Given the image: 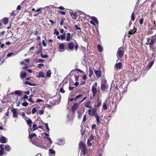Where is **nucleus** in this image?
I'll use <instances>...</instances> for the list:
<instances>
[{
	"instance_id": "41",
	"label": "nucleus",
	"mask_w": 156,
	"mask_h": 156,
	"mask_svg": "<svg viewBox=\"0 0 156 156\" xmlns=\"http://www.w3.org/2000/svg\"><path fill=\"white\" fill-rule=\"evenodd\" d=\"M93 73V71L92 69H89V76H90Z\"/></svg>"
},
{
	"instance_id": "44",
	"label": "nucleus",
	"mask_w": 156,
	"mask_h": 156,
	"mask_svg": "<svg viewBox=\"0 0 156 156\" xmlns=\"http://www.w3.org/2000/svg\"><path fill=\"white\" fill-rule=\"evenodd\" d=\"M27 124L28 125L32 123L31 120L30 119H28L27 120Z\"/></svg>"
},
{
	"instance_id": "4",
	"label": "nucleus",
	"mask_w": 156,
	"mask_h": 156,
	"mask_svg": "<svg viewBox=\"0 0 156 156\" xmlns=\"http://www.w3.org/2000/svg\"><path fill=\"white\" fill-rule=\"evenodd\" d=\"M124 54V47H121L119 48L117 52V56L118 58H121Z\"/></svg>"
},
{
	"instance_id": "25",
	"label": "nucleus",
	"mask_w": 156,
	"mask_h": 156,
	"mask_svg": "<svg viewBox=\"0 0 156 156\" xmlns=\"http://www.w3.org/2000/svg\"><path fill=\"white\" fill-rule=\"evenodd\" d=\"M133 30H135V31H133L132 30H130V31L128 32V34L131 35L133 34H134L136 30L135 27L133 28Z\"/></svg>"
},
{
	"instance_id": "18",
	"label": "nucleus",
	"mask_w": 156,
	"mask_h": 156,
	"mask_svg": "<svg viewBox=\"0 0 156 156\" xmlns=\"http://www.w3.org/2000/svg\"><path fill=\"white\" fill-rule=\"evenodd\" d=\"M15 94L19 96H20L23 95V94L20 90H16L15 91Z\"/></svg>"
},
{
	"instance_id": "48",
	"label": "nucleus",
	"mask_w": 156,
	"mask_h": 156,
	"mask_svg": "<svg viewBox=\"0 0 156 156\" xmlns=\"http://www.w3.org/2000/svg\"><path fill=\"white\" fill-rule=\"evenodd\" d=\"M44 66V65L43 64L41 63V64H39L38 65L37 67L40 69H41V67H43Z\"/></svg>"
},
{
	"instance_id": "51",
	"label": "nucleus",
	"mask_w": 156,
	"mask_h": 156,
	"mask_svg": "<svg viewBox=\"0 0 156 156\" xmlns=\"http://www.w3.org/2000/svg\"><path fill=\"white\" fill-rule=\"evenodd\" d=\"M60 91L61 92L64 93L65 92V90L63 89L62 87H61L60 89Z\"/></svg>"
},
{
	"instance_id": "3",
	"label": "nucleus",
	"mask_w": 156,
	"mask_h": 156,
	"mask_svg": "<svg viewBox=\"0 0 156 156\" xmlns=\"http://www.w3.org/2000/svg\"><path fill=\"white\" fill-rule=\"evenodd\" d=\"M79 47V45L77 43L74 44L72 43H69V49L70 51H72L75 50L76 51Z\"/></svg>"
},
{
	"instance_id": "22",
	"label": "nucleus",
	"mask_w": 156,
	"mask_h": 156,
	"mask_svg": "<svg viewBox=\"0 0 156 156\" xmlns=\"http://www.w3.org/2000/svg\"><path fill=\"white\" fill-rule=\"evenodd\" d=\"M5 149L8 151H9L11 150V147L9 145L7 144L5 146Z\"/></svg>"
},
{
	"instance_id": "16",
	"label": "nucleus",
	"mask_w": 156,
	"mask_h": 156,
	"mask_svg": "<svg viewBox=\"0 0 156 156\" xmlns=\"http://www.w3.org/2000/svg\"><path fill=\"white\" fill-rule=\"evenodd\" d=\"M29 137L30 139L31 140H31H33V138L34 137V136H36V134L35 133H33V134H30V131L29 130Z\"/></svg>"
},
{
	"instance_id": "33",
	"label": "nucleus",
	"mask_w": 156,
	"mask_h": 156,
	"mask_svg": "<svg viewBox=\"0 0 156 156\" xmlns=\"http://www.w3.org/2000/svg\"><path fill=\"white\" fill-rule=\"evenodd\" d=\"M135 17L134 16V14L133 12L131 16V20L132 21H134L135 20Z\"/></svg>"
},
{
	"instance_id": "12",
	"label": "nucleus",
	"mask_w": 156,
	"mask_h": 156,
	"mask_svg": "<svg viewBox=\"0 0 156 156\" xmlns=\"http://www.w3.org/2000/svg\"><path fill=\"white\" fill-rule=\"evenodd\" d=\"M94 72L97 78H98L101 76V71L100 70H95Z\"/></svg>"
},
{
	"instance_id": "11",
	"label": "nucleus",
	"mask_w": 156,
	"mask_h": 156,
	"mask_svg": "<svg viewBox=\"0 0 156 156\" xmlns=\"http://www.w3.org/2000/svg\"><path fill=\"white\" fill-rule=\"evenodd\" d=\"M122 62H119L118 63H116L115 66L114 68L115 69H120L122 67Z\"/></svg>"
},
{
	"instance_id": "15",
	"label": "nucleus",
	"mask_w": 156,
	"mask_h": 156,
	"mask_svg": "<svg viewBox=\"0 0 156 156\" xmlns=\"http://www.w3.org/2000/svg\"><path fill=\"white\" fill-rule=\"evenodd\" d=\"M70 14L71 16V17L73 19L75 20H76V12H71L70 13Z\"/></svg>"
},
{
	"instance_id": "26",
	"label": "nucleus",
	"mask_w": 156,
	"mask_h": 156,
	"mask_svg": "<svg viewBox=\"0 0 156 156\" xmlns=\"http://www.w3.org/2000/svg\"><path fill=\"white\" fill-rule=\"evenodd\" d=\"M3 21L4 24H6L8 22L9 20L7 17H5L3 18Z\"/></svg>"
},
{
	"instance_id": "31",
	"label": "nucleus",
	"mask_w": 156,
	"mask_h": 156,
	"mask_svg": "<svg viewBox=\"0 0 156 156\" xmlns=\"http://www.w3.org/2000/svg\"><path fill=\"white\" fill-rule=\"evenodd\" d=\"M97 47H98V49L99 51L100 52H101L103 50L102 47L99 44H98V45Z\"/></svg>"
},
{
	"instance_id": "29",
	"label": "nucleus",
	"mask_w": 156,
	"mask_h": 156,
	"mask_svg": "<svg viewBox=\"0 0 156 156\" xmlns=\"http://www.w3.org/2000/svg\"><path fill=\"white\" fill-rule=\"evenodd\" d=\"M80 27H78V26L77 25H74V27L76 29V30H80V32H81V28L80 27Z\"/></svg>"
},
{
	"instance_id": "38",
	"label": "nucleus",
	"mask_w": 156,
	"mask_h": 156,
	"mask_svg": "<svg viewBox=\"0 0 156 156\" xmlns=\"http://www.w3.org/2000/svg\"><path fill=\"white\" fill-rule=\"evenodd\" d=\"M17 14V13H16V12H15L14 11H12V13H11L10 16L12 17H14Z\"/></svg>"
},
{
	"instance_id": "24",
	"label": "nucleus",
	"mask_w": 156,
	"mask_h": 156,
	"mask_svg": "<svg viewBox=\"0 0 156 156\" xmlns=\"http://www.w3.org/2000/svg\"><path fill=\"white\" fill-rule=\"evenodd\" d=\"M38 77H44V74L43 72H40L39 73V75L37 76Z\"/></svg>"
},
{
	"instance_id": "42",
	"label": "nucleus",
	"mask_w": 156,
	"mask_h": 156,
	"mask_svg": "<svg viewBox=\"0 0 156 156\" xmlns=\"http://www.w3.org/2000/svg\"><path fill=\"white\" fill-rule=\"evenodd\" d=\"M37 112V109L36 108L34 107L33 108L32 110V113L34 114Z\"/></svg>"
},
{
	"instance_id": "27",
	"label": "nucleus",
	"mask_w": 156,
	"mask_h": 156,
	"mask_svg": "<svg viewBox=\"0 0 156 156\" xmlns=\"http://www.w3.org/2000/svg\"><path fill=\"white\" fill-rule=\"evenodd\" d=\"M23 101L24 102L22 103V105L23 106L25 107H27L29 105V103L26 101V100H24Z\"/></svg>"
},
{
	"instance_id": "2",
	"label": "nucleus",
	"mask_w": 156,
	"mask_h": 156,
	"mask_svg": "<svg viewBox=\"0 0 156 156\" xmlns=\"http://www.w3.org/2000/svg\"><path fill=\"white\" fill-rule=\"evenodd\" d=\"M79 147L80 149L82 150L83 155H85L87 151L86 144H84L83 141H81L79 144Z\"/></svg>"
},
{
	"instance_id": "28",
	"label": "nucleus",
	"mask_w": 156,
	"mask_h": 156,
	"mask_svg": "<svg viewBox=\"0 0 156 156\" xmlns=\"http://www.w3.org/2000/svg\"><path fill=\"white\" fill-rule=\"evenodd\" d=\"M76 70H77V71H78V72H79L80 73H83V71H82V70L80 69H75V70H72L70 73L69 74L70 75H71V74H72V73L74 71H76Z\"/></svg>"
},
{
	"instance_id": "9",
	"label": "nucleus",
	"mask_w": 156,
	"mask_h": 156,
	"mask_svg": "<svg viewBox=\"0 0 156 156\" xmlns=\"http://www.w3.org/2000/svg\"><path fill=\"white\" fill-rule=\"evenodd\" d=\"M12 112L13 113V117L15 118H17L18 117V115L16 109H12Z\"/></svg>"
},
{
	"instance_id": "64",
	"label": "nucleus",
	"mask_w": 156,
	"mask_h": 156,
	"mask_svg": "<svg viewBox=\"0 0 156 156\" xmlns=\"http://www.w3.org/2000/svg\"><path fill=\"white\" fill-rule=\"evenodd\" d=\"M44 134L45 136L44 137L47 138V137H48L49 136V135L46 133H44Z\"/></svg>"
},
{
	"instance_id": "19",
	"label": "nucleus",
	"mask_w": 156,
	"mask_h": 156,
	"mask_svg": "<svg viewBox=\"0 0 156 156\" xmlns=\"http://www.w3.org/2000/svg\"><path fill=\"white\" fill-rule=\"evenodd\" d=\"M24 83L28 85L31 86H36V84L35 83H32L27 81H26L24 82Z\"/></svg>"
},
{
	"instance_id": "63",
	"label": "nucleus",
	"mask_w": 156,
	"mask_h": 156,
	"mask_svg": "<svg viewBox=\"0 0 156 156\" xmlns=\"http://www.w3.org/2000/svg\"><path fill=\"white\" fill-rule=\"evenodd\" d=\"M44 61V60L42 59H39L37 61L38 62H42Z\"/></svg>"
},
{
	"instance_id": "36",
	"label": "nucleus",
	"mask_w": 156,
	"mask_h": 156,
	"mask_svg": "<svg viewBox=\"0 0 156 156\" xmlns=\"http://www.w3.org/2000/svg\"><path fill=\"white\" fill-rule=\"evenodd\" d=\"M154 64V62L153 61H151V62L150 63V64L148 65H147L146 67L147 68L148 67H149V69L150 68L153 64Z\"/></svg>"
},
{
	"instance_id": "10",
	"label": "nucleus",
	"mask_w": 156,
	"mask_h": 156,
	"mask_svg": "<svg viewBox=\"0 0 156 156\" xmlns=\"http://www.w3.org/2000/svg\"><path fill=\"white\" fill-rule=\"evenodd\" d=\"M96 112V110L95 108H93L91 110L89 109L88 110V114L91 115L93 116L94 115Z\"/></svg>"
},
{
	"instance_id": "34",
	"label": "nucleus",
	"mask_w": 156,
	"mask_h": 156,
	"mask_svg": "<svg viewBox=\"0 0 156 156\" xmlns=\"http://www.w3.org/2000/svg\"><path fill=\"white\" fill-rule=\"evenodd\" d=\"M51 74L50 70H48L46 73V76L47 77H50Z\"/></svg>"
},
{
	"instance_id": "57",
	"label": "nucleus",
	"mask_w": 156,
	"mask_h": 156,
	"mask_svg": "<svg viewBox=\"0 0 156 156\" xmlns=\"http://www.w3.org/2000/svg\"><path fill=\"white\" fill-rule=\"evenodd\" d=\"M74 76L75 77V80L76 81H77L79 80V77L78 76H75L74 75Z\"/></svg>"
},
{
	"instance_id": "49",
	"label": "nucleus",
	"mask_w": 156,
	"mask_h": 156,
	"mask_svg": "<svg viewBox=\"0 0 156 156\" xmlns=\"http://www.w3.org/2000/svg\"><path fill=\"white\" fill-rule=\"evenodd\" d=\"M45 126L46 127V128L47 130L48 131H49L50 130V129L48 127V124L47 123H46L45 124Z\"/></svg>"
},
{
	"instance_id": "61",
	"label": "nucleus",
	"mask_w": 156,
	"mask_h": 156,
	"mask_svg": "<svg viewBox=\"0 0 156 156\" xmlns=\"http://www.w3.org/2000/svg\"><path fill=\"white\" fill-rule=\"evenodd\" d=\"M43 100L42 99H38L36 101V102H42Z\"/></svg>"
},
{
	"instance_id": "56",
	"label": "nucleus",
	"mask_w": 156,
	"mask_h": 156,
	"mask_svg": "<svg viewBox=\"0 0 156 156\" xmlns=\"http://www.w3.org/2000/svg\"><path fill=\"white\" fill-rule=\"evenodd\" d=\"M96 121H97V123L98 124H99L100 123V121L99 120V117H97L96 118Z\"/></svg>"
},
{
	"instance_id": "55",
	"label": "nucleus",
	"mask_w": 156,
	"mask_h": 156,
	"mask_svg": "<svg viewBox=\"0 0 156 156\" xmlns=\"http://www.w3.org/2000/svg\"><path fill=\"white\" fill-rule=\"evenodd\" d=\"M90 141H88L87 142V144L88 146H92V143L90 142Z\"/></svg>"
},
{
	"instance_id": "5",
	"label": "nucleus",
	"mask_w": 156,
	"mask_h": 156,
	"mask_svg": "<svg viewBox=\"0 0 156 156\" xmlns=\"http://www.w3.org/2000/svg\"><path fill=\"white\" fill-rule=\"evenodd\" d=\"M155 36L153 35L151 37L152 39L151 40V42H150V39L149 37L146 38L147 40V42L145 43L146 45H149L150 47L153 45L155 42L156 38L155 37Z\"/></svg>"
},
{
	"instance_id": "7",
	"label": "nucleus",
	"mask_w": 156,
	"mask_h": 156,
	"mask_svg": "<svg viewBox=\"0 0 156 156\" xmlns=\"http://www.w3.org/2000/svg\"><path fill=\"white\" fill-rule=\"evenodd\" d=\"M4 146V144L0 145V156L2 155H5L6 154V152L4 151V148L3 147Z\"/></svg>"
},
{
	"instance_id": "40",
	"label": "nucleus",
	"mask_w": 156,
	"mask_h": 156,
	"mask_svg": "<svg viewBox=\"0 0 156 156\" xmlns=\"http://www.w3.org/2000/svg\"><path fill=\"white\" fill-rule=\"evenodd\" d=\"M37 129V125L36 124H34L33 125V130L34 131Z\"/></svg>"
},
{
	"instance_id": "6",
	"label": "nucleus",
	"mask_w": 156,
	"mask_h": 156,
	"mask_svg": "<svg viewBox=\"0 0 156 156\" xmlns=\"http://www.w3.org/2000/svg\"><path fill=\"white\" fill-rule=\"evenodd\" d=\"M97 87V83L95 82V84L92 87L91 91L92 93V96L94 97L97 93V90L96 87Z\"/></svg>"
},
{
	"instance_id": "1",
	"label": "nucleus",
	"mask_w": 156,
	"mask_h": 156,
	"mask_svg": "<svg viewBox=\"0 0 156 156\" xmlns=\"http://www.w3.org/2000/svg\"><path fill=\"white\" fill-rule=\"evenodd\" d=\"M32 143L34 145L42 148H44L45 147L43 144L42 142L39 139H34L31 140Z\"/></svg>"
},
{
	"instance_id": "13",
	"label": "nucleus",
	"mask_w": 156,
	"mask_h": 156,
	"mask_svg": "<svg viewBox=\"0 0 156 156\" xmlns=\"http://www.w3.org/2000/svg\"><path fill=\"white\" fill-rule=\"evenodd\" d=\"M6 138L4 136L0 137V142L3 144H5L6 142Z\"/></svg>"
},
{
	"instance_id": "20",
	"label": "nucleus",
	"mask_w": 156,
	"mask_h": 156,
	"mask_svg": "<svg viewBox=\"0 0 156 156\" xmlns=\"http://www.w3.org/2000/svg\"><path fill=\"white\" fill-rule=\"evenodd\" d=\"M91 19L96 24H98V20L94 16L91 17Z\"/></svg>"
},
{
	"instance_id": "50",
	"label": "nucleus",
	"mask_w": 156,
	"mask_h": 156,
	"mask_svg": "<svg viewBox=\"0 0 156 156\" xmlns=\"http://www.w3.org/2000/svg\"><path fill=\"white\" fill-rule=\"evenodd\" d=\"M82 95H83L82 94H78V95H77L76 96V98H75V99H74V100H75L77 99V98H79L81 97Z\"/></svg>"
},
{
	"instance_id": "45",
	"label": "nucleus",
	"mask_w": 156,
	"mask_h": 156,
	"mask_svg": "<svg viewBox=\"0 0 156 156\" xmlns=\"http://www.w3.org/2000/svg\"><path fill=\"white\" fill-rule=\"evenodd\" d=\"M144 21V19L143 18H142L140 20L139 23L140 25H142L143 24V22Z\"/></svg>"
},
{
	"instance_id": "54",
	"label": "nucleus",
	"mask_w": 156,
	"mask_h": 156,
	"mask_svg": "<svg viewBox=\"0 0 156 156\" xmlns=\"http://www.w3.org/2000/svg\"><path fill=\"white\" fill-rule=\"evenodd\" d=\"M13 54V52H10L8 53L7 55V57H9L12 56V55Z\"/></svg>"
},
{
	"instance_id": "39",
	"label": "nucleus",
	"mask_w": 156,
	"mask_h": 156,
	"mask_svg": "<svg viewBox=\"0 0 156 156\" xmlns=\"http://www.w3.org/2000/svg\"><path fill=\"white\" fill-rule=\"evenodd\" d=\"M103 108L106 110L107 109V106L106 103H104L103 105Z\"/></svg>"
},
{
	"instance_id": "35",
	"label": "nucleus",
	"mask_w": 156,
	"mask_h": 156,
	"mask_svg": "<svg viewBox=\"0 0 156 156\" xmlns=\"http://www.w3.org/2000/svg\"><path fill=\"white\" fill-rule=\"evenodd\" d=\"M50 153L51 154H55V151L53 149H50L49 150Z\"/></svg>"
},
{
	"instance_id": "17",
	"label": "nucleus",
	"mask_w": 156,
	"mask_h": 156,
	"mask_svg": "<svg viewBox=\"0 0 156 156\" xmlns=\"http://www.w3.org/2000/svg\"><path fill=\"white\" fill-rule=\"evenodd\" d=\"M96 107L98 108L101 105V100L98 98L96 101Z\"/></svg>"
},
{
	"instance_id": "14",
	"label": "nucleus",
	"mask_w": 156,
	"mask_h": 156,
	"mask_svg": "<svg viewBox=\"0 0 156 156\" xmlns=\"http://www.w3.org/2000/svg\"><path fill=\"white\" fill-rule=\"evenodd\" d=\"M91 102L90 101L86 102L85 104V106L88 108L91 109L92 108V107L90 105Z\"/></svg>"
},
{
	"instance_id": "60",
	"label": "nucleus",
	"mask_w": 156,
	"mask_h": 156,
	"mask_svg": "<svg viewBox=\"0 0 156 156\" xmlns=\"http://www.w3.org/2000/svg\"><path fill=\"white\" fill-rule=\"evenodd\" d=\"M42 44L44 47H46L47 46V44L44 40H43L42 41Z\"/></svg>"
},
{
	"instance_id": "8",
	"label": "nucleus",
	"mask_w": 156,
	"mask_h": 156,
	"mask_svg": "<svg viewBox=\"0 0 156 156\" xmlns=\"http://www.w3.org/2000/svg\"><path fill=\"white\" fill-rule=\"evenodd\" d=\"M79 105L78 104L75 103L72 106L71 108V110L73 113H74L76 110L78 108Z\"/></svg>"
},
{
	"instance_id": "32",
	"label": "nucleus",
	"mask_w": 156,
	"mask_h": 156,
	"mask_svg": "<svg viewBox=\"0 0 156 156\" xmlns=\"http://www.w3.org/2000/svg\"><path fill=\"white\" fill-rule=\"evenodd\" d=\"M27 76V73L25 72H23L21 74L20 77L22 78H25Z\"/></svg>"
},
{
	"instance_id": "58",
	"label": "nucleus",
	"mask_w": 156,
	"mask_h": 156,
	"mask_svg": "<svg viewBox=\"0 0 156 156\" xmlns=\"http://www.w3.org/2000/svg\"><path fill=\"white\" fill-rule=\"evenodd\" d=\"M87 120V119H86V115H85L83 117V122H85Z\"/></svg>"
},
{
	"instance_id": "30",
	"label": "nucleus",
	"mask_w": 156,
	"mask_h": 156,
	"mask_svg": "<svg viewBox=\"0 0 156 156\" xmlns=\"http://www.w3.org/2000/svg\"><path fill=\"white\" fill-rule=\"evenodd\" d=\"M47 140L49 142V143H48L47 145L48 146H50L52 144V141L50 138L48 137H47Z\"/></svg>"
},
{
	"instance_id": "59",
	"label": "nucleus",
	"mask_w": 156,
	"mask_h": 156,
	"mask_svg": "<svg viewBox=\"0 0 156 156\" xmlns=\"http://www.w3.org/2000/svg\"><path fill=\"white\" fill-rule=\"evenodd\" d=\"M59 12V13H61L63 15H65L66 14L65 12L64 11H60Z\"/></svg>"
},
{
	"instance_id": "53",
	"label": "nucleus",
	"mask_w": 156,
	"mask_h": 156,
	"mask_svg": "<svg viewBox=\"0 0 156 156\" xmlns=\"http://www.w3.org/2000/svg\"><path fill=\"white\" fill-rule=\"evenodd\" d=\"M28 101L32 103H34V102L33 101L32 99L31 98H30L28 99Z\"/></svg>"
},
{
	"instance_id": "23",
	"label": "nucleus",
	"mask_w": 156,
	"mask_h": 156,
	"mask_svg": "<svg viewBox=\"0 0 156 156\" xmlns=\"http://www.w3.org/2000/svg\"><path fill=\"white\" fill-rule=\"evenodd\" d=\"M57 37L58 39H61V40H63L65 37V35L64 34L61 35V36H58Z\"/></svg>"
},
{
	"instance_id": "62",
	"label": "nucleus",
	"mask_w": 156,
	"mask_h": 156,
	"mask_svg": "<svg viewBox=\"0 0 156 156\" xmlns=\"http://www.w3.org/2000/svg\"><path fill=\"white\" fill-rule=\"evenodd\" d=\"M96 127V125L95 124H94L92 125L91 128L92 129H95Z\"/></svg>"
},
{
	"instance_id": "46",
	"label": "nucleus",
	"mask_w": 156,
	"mask_h": 156,
	"mask_svg": "<svg viewBox=\"0 0 156 156\" xmlns=\"http://www.w3.org/2000/svg\"><path fill=\"white\" fill-rule=\"evenodd\" d=\"M41 58H46L48 57V56L46 55H43V54H42V53H41Z\"/></svg>"
},
{
	"instance_id": "43",
	"label": "nucleus",
	"mask_w": 156,
	"mask_h": 156,
	"mask_svg": "<svg viewBox=\"0 0 156 156\" xmlns=\"http://www.w3.org/2000/svg\"><path fill=\"white\" fill-rule=\"evenodd\" d=\"M94 137L92 135L88 139L87 141H91L93 139Z\"/></svg>"
},
{
	"instance_id": "47",
	"label": "nucleus",
	"mask_w": 156,
	"mask_h": 156,
	"mask_svg": "<svg viewBox=\"0 0 156 156\" xmlns=\"http://www.w3.org/2000/svg\"><path fill=\"white\" fill-rule=\"evenodd\" d=\"M54 34H55L56 35H58L59 34V32H58V31L56 29H55L54 30Z\"/></svg>"
},
{
	"instance_id": "37",
	"label": "nucleus",
	"mask_w": 156,
	"mask_h": 156,
	"mask_svg": "<svg viewBox=\"0 0 156 156\" xmlns=\"http://www.w3.org/2000/svg\"><path fill=\"white\" fill-rule=\"evenodd\" d=\"M59 48L60 49H63L64 48V45L63 44L61 43L59 44Z\"/></svg>"
},
{
	"instance_id": "21",
	"label": "nucleus",
	"mask_w": 156,
	"mask_h": 156,
	"mask_svg": "<svg viewBox=\"0 0 156 156\" xmlns=\"http://www.w3.org/2000/svg\"><path fill=\"white\" fill-rule=\"evenodd\" d=\"M107 89V87L105 84H102L101 85V89L102 91L105 90Z\"/></svg>"
},
{
	"instance_id": "52",
	"label": "nucleus",
	"mask_w": 156,
	"mask_h": 156,
	"mask_svg": "<svg viewBox=\"0 0 156 156\" xmlns=\"http://www.w3.org/2000/svg\"><path fill=\"white\" fill-rule=\"evenodd\" d=\"M49 21L50 23H51V25H52L56 23L55 21H54L51 20H49Z\"/></svg>"
}]
</instances>
